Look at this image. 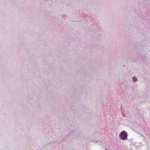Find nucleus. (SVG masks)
I'll return each mask as SVG.
<instances>
[{
	"instance_id": "nucleus-2",
	"label": "nucleus",
	"mask_w": 150,
	"mask_h": 150,
	"mask_svg": "<svg viewBox=\"0 0 150 150\" xmlns=\"http://www.w3.org/2000/svg\"><path fill=\"white\" fill-rule=\"evenodd\" d=\"M132 80L134 82H135L137 80V78L135 77H133L132 78Z\"/></svg>"
},
{
	"instance_id": "nucleus-1",
	"label": "nucleus",
	"mask_w": 150,
	"mask_h": 150,
	"mask_svg": "<svg viewBox=\"0 0 150 150\" xmlns=\"http://www.w3.org/2000/svg\"><path fill=\"white\" fill-rule=\"evenodd\" d=\"M120 139L122 140L126 139L127 138V134L126 132L123 131L121 132L120 134Z\"/></svg>"
}]
</instances>
